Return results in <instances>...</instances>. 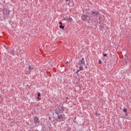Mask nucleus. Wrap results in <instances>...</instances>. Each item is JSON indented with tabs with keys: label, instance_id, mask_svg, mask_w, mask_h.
Returning <instances> with one entry per match:
<instances>
[{
	"label": "nucleus",
	"instance_id": "nucleus-10",
	"mask_svg": "<svg viewBox=\"0 0 131 131\" xmlns=\"http://www.w3.org/2000/svg\"><path fill=\"white\" fill-rule=\"evenodd\" d=\"M33 69H34V68L31 67V66H28V70H33Z\"/></svg>",
	"mask_w": 131,
	"mask_h": 131
},
{
	"label": "nucleus",
	"instance_id": "nucleus-22",
	"mask_svg": "<svg viewBox=\"0 0 131 131\" xmlns=\"http://www.w3.org/2000/svg\"><path fill=\"white\" fill-rule=\"evenodd\" d=\"M49 119L51 120V117H49Z\"/></svg>",
	"mask_w": 131,
	"mask_h": 131
},
{
	"label": "nucleus",
	"instance_id": "nucleus-2",
	"mask_svg": "<svg viewBox=\"0 0 131 131\" xmlns=\"http://www.w3.org/2000/svg\"><path fill=\"white\" fill-rule=\"evenodd\" d=\"M78 65L80 66H85V60L84 58H81L78 62Z\"/></svg>",
	"mask_w": 131,
	"mask_h": 131
},
{
	"label": "nucleus",
	"instance_id": "nucleus-23",
	"mask_svg": "<svg viewBox=\"0 0 131 131\" xmlns=\"http://www.w3.org/2000/svg\"><path fill=\"white\" fill-rule=\"evenodd\" d=\"M12 53H14V51H12Z\"/></svg>",
	"mask_w": 131,
	"mask_h": 131
},
{
	"label": "nucleus",
	"instance_id": "nucleus-24",
	"mask_svg": "<svg viewBox=\"0 0 131 131\" xmlns=\"http://www.w3.org/2000/svg\"><path fill=\"white\" fill-rule=\"evenodd\" d=\"M36 131H39L38 130H36Z\"/></svg>",
	"mask_w": 131,
	"mask_h": 131
},
{
	"label": "nucleus",
	"instance_id": "nucleus-3",
	"mask_svg": "<svg viewBox=\"0 0 131 131\" xmlns=\"http://www.w3.org/2000/svg\"><path fill=\"white\" fill-rule=\"evenodd\" d=\"M34 122L36 124H38V125L40 124V120L38 117H34Z\"/></svg>",
	"mask_w": 131,
	"mask_h": 131
},
{
	"label": "nucleus",
	"instance_id": "nucleus-15",
	"mask_svg": "<svg viewBox=\"0 0 131 131\" xmlns=\"http://www.w3.org/2000/svg\"><path fill=\"white\" fill-rule=\"evenodd\" d=\"M40 96H41L40 93H38V94H37V97H40Z\"/></svg>",
	"mask_w": 131,
	"mask_h": 131
},
{
	"label": "nucleus",
	"instance_id": "nucleus-17",
	"mask_svg": "<svg viewBox=\"0 0 131 131\" xmlns=\"http://www.w3.org/2000/svg\"><path fill=\"white\" fill-rule=\"evenodd\" d=\"M62 20H66V21H67V18H63Z\"/></svg>",
	"mask_w": 131,
	"mask_h": 131
},
{
	"label": "nucleus",
	"instance_id": "nucleus-20",
	"mask_svg": "<svg viewBox=\"0 0 131 131\" xmlns=\"http://www.w3.org/2000/svg\"><path fill=\"white\" fill-rule=\"evenodd\" d=\"M107 54H104V57H106Z\"/></svg>",
	"mask_w": 131,
	"mask_h": 131
},
{
	"label": "nucleus",
	"instance_id": "nucleus-16",
	"mask_svg": "<svg viewBox=\"0 0 131 131\" xmlns=\"http://www.w3.org/2000/svg\"><path fill=\"white\" fill-rule=\"evenodd\" d=\"M99 64H102V60H99Z\"/></svg>",
	"mask_w": 131,
	"mask_h": 131
},
{
	"label": "nucleus",
	"instance_id": "nucleus-13",
	"mask_svg": "<svg viewBox=\"0 0 131 131\" xmlns=\"http://www.w3.org/2000/svg\"><path fill=\"white\" fill-rule=\"evenodd\" d=\"M123 112H124V113H126V112H127V110H126V108H124V109L123 110Z\"/></svg>",
	"mask_w": 131,
	"mask_h": 131
},
{
	"label": "nucleus",
	"instance_id": "nucleus-14",
	"mask_svg": "<svg viewBox=\"0 0 131 131\" xmlns=\"http://www.w3.org/2000/svg\"><path fill=\"white\" fill-rule=\"evenodd\" d=\"M73 1V0H66V2L68 3V2Z\"/></svg>",
	"mask_w": 131,
	"mask_h": 131
},
{
	"label": "nucleus",
	"instance_id": "nucleus-12",
	"mask_svg": "<svg viewBox=\"0 0 131 131\" xmlns=\"http://www.w3.org/2000/svg\"><path fill=\"white\" fill-rule=\"evenodd\" d=\"M95 115L97 117H99L100 116V114H99L95 113Z\"/></svg>",
	"mask_w": 131,
	"mask_h": 131
},
{
	"label": "nucleus",
	"instance_id": "nucleus-5",
	"mask_svg": "<svg viewBox=\"0 0 131 131\" xmlns=\"http://www.w3.org/2000/svg\"><path fill=\"white\" fill-rule=\"evenodd\" d=\"M89 17V15H83L81 16V19L83 20L84 21H87L88 20V18Z\"/></svg>",
	"mask_w": 131,
	"mask_h": 131
},
{
	"label": "nucleus",
	"instance_id": "nucleus-4",
	"mask_svg": "<svg viewBox=\"0 0 131 131\" xmlns=\"http://www.w3.org/2000/svg\"><path fill=\"white\" fill-rule=\"evenodd\" d=\"M61 109H62L61 107H57V108H56L55 114L56 115H58L60 113Z\"/></svg>",
	"mask_w": 131,
	"mask_h": 131
},
{
	"label": "nucleus",
	"instance_id": "nucleus-1",
	"mask_svg": "<svg viewBox=\"0 0 131 131\" xmlns=\"http://www.w3.org/2000/svg\"><path fill=\"white\" fill-rule=\"evenodd\" d=\"M57 119L59 122L63 121L66 119L64 114H59L57 116Z\"/></svg>",
	"mask_w": 131,
	"mask_h": 131
},
{
	"label": "nucleus",
	"instance_id": "nucleus-21",
	"mask_svg": "<svg viewBox=\"0 0 131 131\" xmlns=\"http://www.w3.org/2000/svg\"><path fill=\"white\" fill-rule=\"evenodd\" d=\"M19 52H22V50H20Z\"/></svg>",
	"mask_w": 131,
	"mask_h": 131
},
{
	"label": "nucleus",
	"instance_id": "nucleus-7",
	"mask_svg": "<svg viewBox=\"0 0 131 131\" xmlns=\"http://www.w3.org/2000/svg\"><path fill=\"white\" fill-rule=\"evenodd\" d=\"M92 14H94V15L95 16H96V17H98V16H99V13H98V12H94V11H93L92 12Z\"/></svg>",
	"mask_w": 131,
	"mask_h": 131
},
{
	"label": "nucleus",
	"instance_id": "nucleus-6",
	"mask_svg": "<svg viewBox=\"0 0 131 131\" xmlns=\"http://www.w3.org/2000/svg\"><path fill=\"white\" fill-rule=\"evenodd\" d=\"M68 5H69V6L73 7L74 6L73 1L69 2V3H68Z\"/></svg>",
	"mask_w": 131,
	"mask_h": 131
},
{
	"label": "nucleus",
	"instance_id": "nucleus-11",
	"mask_svg": "<svg viewBox=\"0 0 131 131\" xmlns=\"http://www.w3.org/2000/svg\"><path fill=\"white\" fill-rule=\"evenodd\" d=\"M59 28L63 29L64 28V27L62 26V25H59Z\"/></svg>",
	"mask_w": 131,
	"mask_h": 131
},
{
	"label": "nucleus",
	"instance_id": "nucleus-18",
	"mask_svg": "<svg viewBox=\"0 0 131 131\" xmlns=\"http://www.w3.org/2000/svg\"><path fill=\"white\" fill-rule=\"evenodd\" d=\"M36 99L38 100V101H40V99L39 97H37Z\"/></svg>",
	"mask_w": 131,
	"mask_h": 131
},
{
	"label": "nucleus",
	"instance_id": "nucleus-8",
	"mask_svg": "<svg viewBox=\"0 0 131 131\" xmlns=\"http://www.w3.org/2000/svg\"><path fill=\"white\" fill-rule=\"evenodd\" d=\"M84 66H79V70L77 71V72H80L81 70H83Z\"/></svg>",
	"mask_w": 131,
	"mask_h": 131
},
{
	"label": "nucleus",
	"instance_id": "nucleus-19",
	"mask_svg": "<svg viewBox=\"0 0 131 131\" xmlns=\"http://www.w3.org/2000/svg\"><path fill=\"white\" fill-rule=\"evenodd\" d=\"M59 24L60 25H62V23L61 21H60V22L59 23Z\"/></svg>",
	"mask_w": 131,
	"mask_h": 131
},
{
	"label": "nucleus",
	"instance_id": "nucleus-9",
	"mask_svg": "<svg viewBox=\"0 0 131 131\" xmlns=\"http://www.w3.org/2000/svg\"><path fill=\"white\" fill-rule=\"evenodd\" d=\"M67 21H69L70 22L73 21V19L71 17L67 18Z\"/></svg>",
	"mask_w": 131,
	"mask_h": 131
}]
</instances>
